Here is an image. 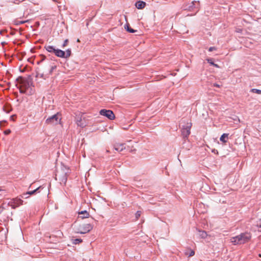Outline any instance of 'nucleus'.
I'll return each mask as SVG.
<instances>
[{"mask_svg":"<svg viewBox=\"0 0 261 261\" xmlns=\"http://www.w3.org/2000/svg\"><path fill=\"white\" fill-rule=\"evenodd\" d=\"M16 81L21 85V88L25 89L27 90H29V88L33 85V82L31 80H29V79L24 78L22 76H19L16 79Z\"/></svg>","mask_w":261,"mask_h":261,"instance_id":"obj_5","label":"nucleus"},{"mask_svg":"<svg viewBox=\"0 0 261 261\" xmlns=\"http://www.w3.org/2000/svg\"><path fill=\"white\" fill-rule=\"evenodd\" d=\"M251 91L253 93H257L258 94H261V90L257 89H252Z\"/></svg>","mask_w":261,"mask_h":261,"instance_id":"obj_26","label":"nucleus"},{"mask_svg":"<svg viewBox=\"0 0 261 261\" xmlns=\"http://www.w3.org/2000/svg\"><path fill=\"white\" fill-rule=\"evenodd\" d=\"M114 149L116 151H122V150L125 149V144H116L114 145Z\"/></svg>","mask_w":261,"mask_h":261,"instance_id":"obj_13","label":"nucleus"},{"mask_svg":"<svg viewBox=\"0 0 261 261\" xmlns=\"http://www.w3.org/2000/svg\"><path fill=\"white\" fill-rule=\"evenodd\" d=\"M257 226L259 228V230L261 231V220L257 223Z\"/></svg>","mask_w":261,"mask_h":261,"instance_id":"obj_33","label":"nucleus"},{"mask_svg":"<svg viewBox=\"0 0 261 261\" xmlns=\"http://www.w3.org/2000/svg\"><path fill=\"white\" fill-rule=\"evenodd\" d=\"M16 117V116L14 115L11 116L10 120H12V121H14V117Z\"/></svg>","mask_w":261,"mask_h":261,"instance_id":"obj_35","label":"nucleus"},{"mask_svg":"<svg viewBox=\"0 0 261 261\" xmlns=\"http://www.w3.org/2000/svg\"><path fill=\"white\" fill-rule=\"evenodd\" d=\"M141 215V211H138L136 213V214H135L136 218L137 219H138V218L140 217Z\"/></svg>","mask_w":261,"mask_h":261,"instance_id":"obj_30","label":"nucleus"},{"mask_svg":"<svg viewBox=\"0 0 261 261\" xmlns=\"http://www.w3.org/2000/svg\"><path fill=\"white\" fill-rule=\"evenodd\" d=\"M93 227L90 223L80 224L77 226H75V232L77 233L85 234L89 232Z\"/></svg>","mask_w":261,"mask_h":261,"instance_id":"obj_2","label":"nucleus"},{"mask_svg":"<svg viewBox=\"0 0 261 261\" xmlns=\"http://www.w3.org/2000/svg\"><path fill=\"white\" fill-rule=\"evenodd\" d=\"M77 42L80 41V40H79V39L77 40Z\"/></svg>","mask_w":261,"mask_h":261,"instance_id":"obj_42","label":"nucleus"},{"mask_svg":"<svg viewBox=\"0 0 261 261\" xmlns=\"http://www.w3.org/2000/svg\"><path fill=\"white\" fill-rule=\"evenodd\" d=\"M199 6V1H194L190 3L184 5L183 8L185 10L195 12V14L198 11Z\"/></svg>","mask_w":261,"mask_h":261,"instance_id":"obj_3","label":"nucleus"},{"mask_svg":"<svg viewBox=\"0 0 261 261\" xmlns=\"http://www.w3.org/2000/svg\"><path fill=\"white\" fill-rule=\"evenodd\" d=\"M71 51L70 49H67L66 51H65V57L63 58H68L71 55Z\"/></svg>","mask_w":261,"mask_h":261,"instance_id":"obj_24","label":"nucleus"},{"mask_svg":"<svg viewBox=\"0 0 261 261\" xmlns=\"http://www.w3.org/2000/svg\"><path fill=\"white\" fill-rule=\"evenodd\" d=\"M199 236L201 237V238L204 239L207 237V233L206 231L204 230H199Z\"/></svg>","mask_w":261,"mask_h":261,"instance_id":"obj_23","label":"nucleus"},{"mask_svg":"<svg viewBox=\"0 0 261 261\" xmlns=\"http://www.w3.org/2000/svg\"><path fill=\"white\" fill-rule=\"evenodd\" d=\"M23 200L20 198H16L11 200L9 202V205L13 209L22 204Z\"/></svg>","mask_w":261,"mask_h":261,"instance_id":"obj_11","label":"nucleus"},{"mask_svg":"<svg viewBox=\"0 0 261 261\" xmlns=\"http://www.w3.org/2000/svg\"><path fill=\"white\" fill-rule=\"evenodd\" d=\"M68 42V39L65 40L63 44H62V47H64L66 46L67 45Z\"/></svg>","mask_w":261,"mask_h":261,"instance_id":"obj_31","label":"nucleus"},{"mask_svg":"<svg viewBox=\"0 0 261 261\" xmlns=\"http://www.w3.org/2000/svg\"><path fill=\"white\" fill-rule=\"evenodd\" d=\"M57 176H58V175H57V174H56V177H55L56 180H57Z\"/></svg>","mask_w":261,"mask_h":261,"instance_id":"obj_39","label":"nucleus"},{"mask_svg":"<svg viewBox=\"0 0 261 261\" xmlns=\"http://www.w3.org/2000/svg\"><path fill=\"white\" fill-rule=\"evenodd\" d=\"M251 238V235L249 232L242 233L240 234L232 237L230 240L234 245L236 244H244L248 242Z\"/></svg>","mask_w":261,"mask_h":261,"instance_id":"obj_1","label":"nucleus"},{"mask_svg":"<svg viewBox=\"0 0 261 261\" xmlns=\"http://www.w3.org/2000/svg\"><path fill=\"white\" fill-rule=\"evenodd\" d=\"M135 6L136 8L138 9H142L146 6V3L143 1H137L136 3Z\"/></svg>","mask_w":261,"mask_h":261,"instance_id":"obj_15","label":"nucleus"},{"mask_svg":"<svg viewBox=\"0 0 261 261\" xmlns=\"http://www.w3.org/2000/svg\"><path fill=\"white\" fill-rule=\"evenodd\" d=\"M228 139V134L224 133L222 135H221V137L220 138V140L222 143H226L227 142V140Z\"/></svg>","mask_w":261,"mask_h":261,"instance_id":"obj_16","label":"nucleus"},{"mask_svg":"<svg viewBox=\"0 0 261 261\" xmlns=\"http://www.w3.org/2000/svg\"><path fill=\"white\" fill-rule=\"evenodd\" d=\"M214 86L215 87H220V85H218V84H214Z\"/></svg>","mask_w":261,"mask_h":261,"instance_id":"obj_36","label":"nucleus"},{"mask_svg":"<svg viewBox=\"0 0 261 261\" xmlns=\"http://www.w3.org/2000/svg\"><path fill=\"white\" fill-rule=\"evenodd\" d=\"M41 59H40V60L37 62L38 64H39L43 61H45V59H46L45 56H44L43 55H41Z\"/></svg>","mask_w":261,"mask_h":261,"instance_id":"obj_27","label":"nucleus"},{"mask_svg":"<svg viewBox=\"0 0 261 261\" xmlns=\"http://www.w3.org/2000/svg\"><path fill=\"white\" fill-rule=\"evenodd\" d=\"M45 65L49 66L50 67V68L46 72V73H48L49 74H51L54 70L57 68L56 65H51L50 64V62L48 60L46 61Z\"/></svg>","mask_w":261,"mask_h":261,"instance_id":"obj_12","label":"nucleus"},{"mask_svg":"<svg viewBox=\"0 0 261 261\" xmlns=\"http://www.w3.org/2000/svg\"><path fill=\"white\" fill-rule=\"evenodd\" d=\"M206 61L211 65H213V66H214L215 67H219V66L217 64H215L214 62L213 59H212V58H207V59H206Z\"/></svg>","mask_w":261,"mask_h":261,"instance_id":"obj_20","label":"nucleus"},{"mask_svg":"<svg viewBox=\"0 0 261 261\" xmlns=\"http://www.w3.org/2000/svg\"><path fill=\"white\" fill-rule=\"evenodd\" d=\"M124 28L127 32L130 33H134L137 32V30L132 29L128 23H127L124 25Z\"/></svg>","mask_w":261,"mask_h":261,"instance_id":"obj_18","label":"nucleus"},{"mask_svg":"<svg viewBox=\"0 0 261 261\" xmlns=\"http://www.w3.org/2000/svg\"><path fill=\"white\" fill-rule=\"evenodd\" d=\"M62 175L59 176V180L61 184L65 185L67 180V176L69 174V169L66 166H62L61 168Z\"/></svg>","mask_w":261,"mask_h":261,"instance_id":"obj_6","label":"nucleus"},{"mask_svg":"<svg viewBox=\"0 0 261 261\" xmlns=\"http://www.w3.org/2000/svg\"><path fill=\"white\" fill-rule=\"evenodd\" d=\"M76 123L78 126H81V127H84L87 125L86 122H83L82 120V116L80 117H77L76 119Z\"/></svg>","mask_w":261,"mask_h":261,"instance_id":"obj_14","label":"nucleus"},{"mask_svg":"<svg viewBox=\"0 0 261 261\" xmlns=\"http://www.w3.org/2000/svg\"><path fill=\"white\" fill-rule=\"evenodd\" d=\"M240 122V120L237 116H229V127L237 128L239 126Z\"/></svg>","mask_w":261,"mask_h":261,"instance_id":"obj_9","label":"nucleus"},{"mask_svg":"<svg viewBox=\"0 0 261 261\" xmlns=\"http://www.w3.org/2000/svg\"><path fill=\"white\" fill-rule=\"evenodd\" d=\"M45 48L48 52L55 54L58 57L62 58L65 57L64 51L60 49H56L54 46L45 45Z\"/></svg>","mask_w":261,"mask_h":261,"instance_id":"obj_4","label":"nucleus"},{"mask_svg":"<svg viewBox=\"0 0 261 261\" xmlns=\"http://www.w3.org/2000/svg\"><path fill=\"white\" fill-rule=\"evenodd\" d=\"M7 113H9L11 110H5Z\"/></svg>","mask_w":261,"mask_h":261,"instance_id":"obj_37","label":"nucleus"},{"mask_svg":"<svg viewBox=\"0 0 261 261\" xmlns=\"http://www.w3.org/2000/svg\"><path fill=\"white\" fill-rule=\"evenodd\" d=\"M185 254L186 255L188 256V257H191L194 255L195 252L193 250H190V252H189L188 251H185Z\"/></svg>","mask_w":261,"mask_h":261,"instance_id":"obj_22","label":"nucleus"},{"mask_svg":"<svg viewBox=\"0 0 261 261\" xmlns=\"http://www.w3.org/2000/svg\"><path fill=\"white\" fill-rule=\"evenodd\" d=\"M32 87H34L33 85L32 86H31L30 88H29V90H27V94L28 95H33L34 93V92H35V90Z\"/></svg>","mask_w":261,"mask_h":261,"instance_id":"obj_25","label":"nucleus"},{"mask_svg":"<svg viewBox=\"0 0 261 261\" xmlns=\"http://www.w3.org/2000/svg\"><path fill=\"white\" fill-rule=\"evenodd\" d=\"M192 126V123H187L186 125L183 126L181 129V135L183 139L186 140L188 139V136L190 135L191 133V128Z\"/></svg>","mask_w":261,"mask_h":261,"instance_id":"obj_8","label":"nucleus"},{"mask_svg":"<svg viewBox=\"0 0 261 261\" xmlns=\"http://www.w3.org/2000/svg\"><path fill=\"white\" fill-rule=\"evenodd\" d=\"M79 215H81L80 217L82 219L89 218L90 215L87 211H83L81 212H79Z\"/></svg>","mask_w":261,"mask_h":261,"instance_id":"obj_17","label":"nucleus"},{"mask_svg":"<svg viewBox=\"0 0 261 261\" xmlns=\"http://www.w3.org/2000/svg\"><path fill=\"white\" fill-rule=\"evenodd\" d=\"M82 242V240L81 239H76L73 241V244H77Z\"/></svg>","mask_w":261,"mask_h":261,"instance_id":"obj_29","label":"nucleus"},{"mask_svg":"<svg viewBox=\"0 0 261 261\" xmlns=\"http://www.w3.org/2000/svg\"><path fill=\"white\" fill-rule=\"evenodd\" d=\"M61 119L59 113H57L47 118L45 120V123L50 125H57L60 122Z\"/></svg>","mask_w":261,"mask_h":261,"instance_id":"obj_7","label":"nucleus"},{"mask_svg":"<svg viewBox=\"0 0 261 261\" xmlns=\"http://www.w3.org/2000/svg\"><path fill=\"white\" fill-rule=\"evenodd\" d=\"M258 256H259V257H261V254H260H260H258Z\"/></svg>","mask_w":261,"mask_h":261,"instance_id":"obj_40","label":"nucleus"},{"mask_svg":"<svg viewBox=\"0 0 261 261\" xmlns=\"http://www.w3.org/2000/svg\"><path fill=\"white\" fill-rule=\"evenodd\" d=\"M99 113L101 115L107 117L110 120H113L115 118V115L113 112L110 110L102 109Z\"/></svg>","mask_w":261,"mask_h":261,"instance_id":"obj_10","label":"nucleus"},{"mask_svg":"<svg viewBox=\"0 0 261 261\" xmlns=\"http://www.w3.org/2000/svg\"><path fill=\"white\" fill-rule=\"evenodd\" d=\"M29 20H22V21H20V20H14V23L15 25H19L20 24H23L25 22H28Z\"/></svg>","mask_w":261,"mask_h":261,"instance_id":"obj_19","label":"nucleus"},{"mask_svg":"<svg viewBox=\"0 0 261 261\" xmlns=\"http://www.w3.org/2000/svg\"><path fill=\"white\" fill-rule=\"evenodd\" d=\"M216 49V48L215 47L212 46V47H210L208 48V51H212L215 50Z\"/></svg>","mask_w":261,"mask_h":261,"instance_id":"obj_34","label":"nucleus"},{"mask_svg":"<svg viewBox=\"0 0 261 261\" xmlns=\"http://www.w3.org/2000/svg\"><path fill=\"white\" fill-rule=\"evenodd\" d=\"M11 133V130L9 129H6V130H5L4 132V134L6 135H8L9 134H10Z\"/></svg>","mask_w":261,"mask_h":261,"instance_id":"obj_32","label":"nucleus"},{"mask_svg":"<svg viewBox=\"0 0 261 261\" xmlns=\"http://www.w3.org/2000/svg\"><path fill=\"white\" fill-rule=\"evenodd\" d=\"M19 92L21 94H25L27 93V90L25 89H22V88L19 87Z\"/></svg>","mask_w":261,"mask_h":261,"instance_id":"obj_28","label":"nucleus"},{"mask_svg":"<svg viewBox=\"0 0 261 261\" xmlns=\"http://www.w3.org/2000/svg\"><path fill=\"white\" fill-rule=\"evenodd\" d=\"M2 209L0 208V214L2 213Z\"/></svg>","mask_w":261,"mask_h":261,"instance_id":"obj_41","label":"nucleus"},{"mask_svg":"<svg viewBox=\"0 0 261 261\" xmlns=\"http://www.w3.org/2000/svg\"><path fill=\"white\" fill-rule=\"evenodd\" d=\"M40 188V187L37 188V189H35L34 190L27 192L26 193L23 194V196H25L27 195H33L37 192V191Z\"/></svg>","mask_w":261,"mask_h":261,"instance_id":"obj_21","label":"nucleus"},{"mask_svg":"<svg viewBox=\"0 0 261 261\" xmlns=\"http://www.w3.org/2000/svg\"><path fill=\"white\" fill-rule=\"evenodd\" d=\"M221 200L220 199V202H221ZM226 202V201H224V200H222V203H224V202Z\"/></svg>","mask_w":261,"mask_h":261,"instance_id":"obj_38","label":"nucleus"}]
</instances>
